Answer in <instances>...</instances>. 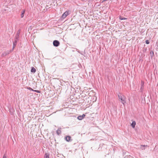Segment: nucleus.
Wrapping results in <instances>:
<instances>
[{"instance_id": "20", "label": "nucleus", "mask_w": 158, "mask_h": 158, "mask_svg": "<svg viewBox=\"0 0 158 158\" xmlns=\"http://www.w3.org/2000/svg\"><path fill=\"white\" fill-rule=\"evenodd\" d=\"M146 43L147 44H148L149 43V42L148 40H146Z\"/></svg>"}, {"instance_id": "7", "label": "nucleus", "mask_w": 158, "mask_h": 158, "mask_svg": "<svg viewBox=\"0 0 158 158\" xmlns=\"http://www.w3.org/2000/svg\"><path fill=\"white\" fill-rule=\"evenodd\" d=\"M17 40H15V41L13 42V47L12 50H12V51H13L14 48H15L16 44H17Z\"/></svg>"}, {"instance_id": "21", "label": "nucleus", "mask_w": 158, "mask_h": 158, "mask_svg": "<svg viewBox=\"0 0 158 158\" xmlns=\"http://www.w3.org/2000/svg\"><path fill=\"white\" fill-rule=\"evenodd\" d=\"M27 89L29 90H31L32 91H34V90L33 89H31V88L30 87H28V88H27Z\"/></svg>"}, {"instance_id": "16", "label": "nucleus", "mask_w": 158, "mask_h": 158, "mask_svg": "<svg viewBox=\"0 0 158 158\" xmlns=\"http://www.w3.org/2000/svg\"><path fill=\"white\" fill-rule=\"evenodd\" d=\"M19 36H18V35H16V36H15V40H17H17H18V38H19Z\"/></svg>"}, {"instance_id": "15", "label": "nucleus", "mask_w": 158, "mask_h": 158, "mask_svg": "<svg viewBox=\"0 0 158 158\" xmlns=\"http://www.w3.org/2000/svg\"><path fill=\"white\" fill-rule=\"evenodd\" d=\"M119 19L120 20H122L127 19V18H122L121 16H119Z\"/></svg>"}, {"instance_id": "11", "label": "nucleus", "mask_w": 158, "mask_h": 158, "mask_svg": "<svg viewBox=\"0 0 158 158\" xmlns=\"http://www.w3.org/2000/svg\"><path fill=\"white\" fill-rule=\"evenodd\" d=\"M25 12V10H23V11L22 12V13L21 15V18H22L23 17Z\"/></svg>"}, {"instance_id": "14", "label": "nucleus", "mask_w": 158, "mask_h": 158, "mask_svg": "<svg viewBox=\"0 0 158 158\" xmlns=\"http://www.w3.org/2000/svg\"><path fill=\"white\" fill-rule=\"evenodd\" d=\"M77 119L79 120H81L83 119V116L81 115L79 116L78 117Z\"/></svg>"}, {"instance_id": "19", "label": "nucleus", "mask_w": 158, "mask_h": 158, "mask_svg": "<svg viewBox=\"0 0 158 158\" xmlns=\"http://www.w3.org/2000/svg\"><path fill=\"white\" fill-rule=\"evenodd\" d=\"M150 54H152V56H153L154 55V52L153 51H151L150 52Z\"/></svg>"}, {"instance_id": "2", "label": "nucleus", "mask_w": 158, "mask_h": 158, "mask_svg": "<svg viewBox=\"0 0 158 158\" xmlns=\"http://www.w3.org/2000/svg\"><path fill=\"white\" fill-rule=\"evenodd\" d=\"M12 51V50H10L9 51H7L6 52H4L3 53H2V54L1 55V56L2 57H4L5 56L8 54H9V53H10V52H11Z\"/></svg>"}, {"instance_id": "9", "label": "nucleus", "mask_w": 158, "mask_h": 158, "mask_svg": "<svg viewBox=\"0 0 158 158\" xmlns=\"http://www.w3.org/2000/svg\"><path fill=\"white\" fill-rule=\"evenodd\" d=\"M71 137L69 136H67L65 138V140L67 142L70 140Z\"/></svg>"}, {"instance_id": "17", "label": "nucleus", "mask_w": 158, "mask_h": 158, "mask_svg": "<svg viewBox=\"0 0 158 158\" xmlns=\"http://www.w3.org/2000/svg\"><path fill=\"white\" fill-rule=\"evenodd\" d=\"M33 91L38 93H40V91L38 90H34Z\"/></svg>"}, {"instance_id": "22", "label": "nucleus", "mask_w": 158, "mask_h": 158, "mask_svg": "<svg viewBox=\"0 0 158 158\" xmlns=\"http://www.w3.org/2000/svg\"><path fill=\"white\" fill-rule=\"evenodd\" d=\"M3 158H7L6 156L4 155L3 156Z\"/></svg>"}, {"instance_id": "10", "label": "nucleus", "mask_w": 158, "mask_h": 158, "mask_svg": "<svg viewBox=\"0 0 158 158\" xmlns=\"http://www.w3.org/2000/svg\"><path fill=\"white\" fill-rule=\"evenodd\" d=\"M135 124H136L135 122V121H133L132 122V123H131V125L133 128H134L135 127Z\"/></svg>"}, {"instance_id": "23", "label": "nucleus", "mask_w": 158, "mask_h": 158, "mask_svg": "<svg viewBox=\"0 0 158 158\" xmlns=\"http://www.w3.org/2000/svg\"><path fill=\"white\" fill-rule=\"evenodd\" d=\"M81 116H83V118H84V117L85 116V115L84 114L82 115H81Z\"/></svg>"}, {"instance_id": "5", "label": "nucleus", "mask_w": 158, "mask_h": 158, "mask_svg": "<svg viewBox=\"0 0 158 158\" xmlns=\"http://www.w3.org/2000/svg\"><path fill=\"white\" fill-rule=\"evenodd\" d=\"M144 84V82L143 81H142L141 82V87L140 89V91L141 92H143V90Z\"/></svg>"}, {"instance_id": "1", "label": "nucleus", "mask_w": 158, "mask_h": 158, "mask_svg": "<svg viewBox=\"0 0 158 158\" xmlns=\"http://www.w3.org/2000/svg\"><path fill=\"white\" fill-rule=\"evenodd\" d=\"M118 97L119 101H120L124 105L126 102V97L124 95H122L120 93H119V94H118Z\"/></svg>"}, {"instance_id": "3", "label": "nucleus", "mask_w": 158, "mask_h": 158, "mask_svg": "<svg viewBox=\"0 0 158 158\" xmlns=\"http://www.w3.org/2000/svg\"><path fill=\"white\" fill-rule=\"evenodd\" d=\"M70 12V11L69 10L66 11L62 15L61 18L63 19L65 18L67 16L69 15Z\"/></svg>"}, {"instance_id": "18", "label": "nucleus", "mask_w": 158, "mask_h": 158, "mask_svg": "<svg viewBox=\"0 0 158 158\" xmlns=\"http://www.w3.org/2000/svg\"><path fill=\"white\" fill-rule=\"evenodd\" d=\"M20 30H19L18 32L17 33L16 35H18V36L19 35V34H20Z\"/></svg>"}, {"instance_id": "8", "label": "nucleus", "mask_w": 158, "mask_h": 158, "mask_svg": "<svg viewBox=\"0 0 158 158\" xmlns=\"http://www.w3.org/2000/svg\"><path fill=\"white\" fill-rule=\"evenodd\" d=\"M148 147V146L147 145H141L139 148L141 150H144L145 149V147Z\"/></svg>"}, {"instance_id": "12", "label": "nucleus", "mask_w": 158, "mask_h": 158, "mask_svg": "<svg viewBox=\"0 0 158 158\" xmlns=\"http://www.w3.org/2000/svg\"><path fill=\"white\" fill-rule=\"evenodd\" d=\"M36 71V69H35L34 68V67H32L31 70V72L32 73H35Z\"/></svg>"}, {"instance_id": "6", "label": "nucleus", "mask_w": 158, "mask_h": 158, "mask_svg": "<svg viewBox=\"0 0 158 158\" xmlns=\"http://www.w3.org/2000/svg\"><path fill=\"white\" fill-rule=\"evenodd\" d=\"M61 128L60 127L57 130L56 132L58 135H59L61 134Z\"/></svg>"}, {"instance_id": "4", "label": "nucleus", "mask_w": 158, "mask_h": 158, "mask_svg": "<svg viewBox=\"0 0 158 158\" xmlns=\"http://www.w3.org/2000/svg\"><path fill=\"white\" fill-rule=\"evenodd\" d=\"M59 42L57 40H55L53 42V45L55 47H58L60 45Z\"/></svg>"}, {"instance_id": "13", "label": "nucleus", "mask_w": 158, "mask_h": 158, "mask_svg": "<svg viewBox=\"0 0 158 158\" xmlns=\"http://www.w3.org/2000/svg\"><path fill=\"white\" fill-rule=\"evenodd\" d=\"M44 158H49V154L47 153H45Z\"/></svg>"}]
</instances>
